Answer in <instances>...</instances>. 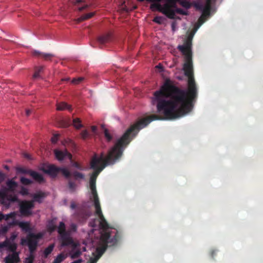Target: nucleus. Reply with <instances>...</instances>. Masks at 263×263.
I'll list each match as a JSON object with an SVG mask.
<instances>
[{"instance_id": "nucleus-1", "label": "nucleus", "mask_w": 263, "mask_h": 263, "mask_svg": "<svg viewBox=\"0 0 263 263\" xmlns=\"http://www.w3.org/2000/svg\"><path fill=\"white\" fill-rule=\"evenodd\" d=\"M155 102L156 103L159 115L153 114L141 119L136 123L131 125L108 152L106 157L105 156L103 152H102L100 157H98L96 154L92 157L90 161V166L94 170L92 175L96 181L100 173L107 165L114 164L121 158L125 147L141 128L146 126L152 121L164 120V84L160 87L159 90L155 91L153 103Z\"/></svg>"}, {"instance_id": "nucleus-2", "label": "nucleus", "mask_w": 263, "mask_h": 263, "mask_svg": "<svg viewBox=\"0 0 263 263\" xmlns=\"http://www.w3.org/2000/svg\"><path fill=\"white\" fill-rule=\"evenodd\" d=\"M99 227L101 229L100 239L102 245L98 247L96 249L97 256L95 257H91L90 258V262L91 263L97 262L99 258L105 252L107 247L116 245L119 240V234L117 230H115L114 232L111 231V228L108 222L106 228H103V227H101L100 222H99Z\"/></svg>"}, {"instance_id": "nucleus-3", "label": "nucleus", "mask_w": 263, "mask_h": 263, "mask_svg": "<svg viewBox=\"0 0 263 263\" xmlns=\"http://www.w3.org/2000/svg\"><path fill=\"white\" fill-rule=\"evenodd\" d=\"M89 186L91 191V194L93 198L94 205L96 208V214L99 218V220L95 219L90 221L89 222V226H91V227L96 228L98 226L97 222L99 221L100 226L104 228H104L105 229L107 226V222L101 210L99 198L96 189V181L92 175L90 177Z\"/></svg>"}, {"instance_id": "nucleus-4", "label": "nucleus", "mask_w": 263, "mask_h": 263, "mask_svg": "<svg viewBox=\"0 0 263 263\" xmlns=\"http://www.w3.org/2000/svg\"><path fill=\"white\" fill-rule=\"evenodd\" d=\"M43 237V234L39 233H30L28 234L27 239H22L21 243L24 245L25 243L27 242L30 253H33L37 247V243L39 240Z\"/></svg>"}, {"instance_id": "nucleus-5", "label": "nucleus", "mask_w": 263, "mask_h": 263, "mask_svg": "<svg viewBox=\"0 0 263 263\" xmlns=\"http://www.w3.org/2000/svg\"><path fill=\"white\" fill-rule=\"evenodd\" d=\"M161 2L162 0H151ZM178 0H167L166 3L164 5V14L169 18H174L176 15Z\"/></svg>"}, {"instance_id": "nucleus-6", "label": "nucleus", "mask_w": 263, "mask_h": 263, "mask_svg": "<svg viewBox=\"0 0 263 263\" xmlns=\"http://www.w3.org/2000/svg\"><path fill=\"white\" fill-rule=\"evenodd\" d=\"M57 229L58 232L60 235L61 245L63 246H69L70 242H71V239L67 236V230H66L65 222H60Z\"/></svg>"}, {"instance_id": "nucleus-7", "label": "nucleus", "mask_w": 263, "mask_h": 263, "mask_svg": "<svg viewBox=\"0 0 263 263\" xmlns=\"http://www.w3.org/2000/svg\"><path fill=\"white\" fill-rule=\"evenodd\" d=\"M34 207L33 201H24L20 203V211L25 216L32 215L31 210Z\"/></svg>"}, {"instance_id": "nucleus-8", "label": "nucleus", "mask_w": 263, "mask_h": 263, "mask_svg": "<svg viewBox=\"0 0 263 263\" xmlns=\"http://www.w3.org/2000/svg\"><path fill=\"white\" fill-rule=\"evenodd\" d=\"M17 171L22 173V174H29L34 179V180H36V181L39 182V183H42V182H44V178L43 175H41V174L39 173V172H35V171L24 168V167H18V168H17Z\"/></svg>"}, {"instance_id": "nucleus-9", "label": "nucleus", "mask_w": 263, "mask_h": 263, "mask_svg": "<svg viewBox=\"0 0 263 263\" xmlns=\"http://www.w3.org/2000/svg\"><path fill=\"white\" fill-rule=\"evenodd\" d=\"M7 247L9 251L12 252V253H17V245L15 242H11L8 239H5L3 242H0V248Z\"/></svg>"}, {"instance_id": "nucleus-10", "label": "nucleus", "mask_w": 263, "mask_h": 263, "mask_svg": "<svg viewBox=\"0 0 263 263\" xmlns=\"http://www.w3.org/2000/svg\"><path fill=\"white\" fill-rule=\"evenodd\" d=\"M9 226H18L25 232H30L31 231L29 222H20L18 220H13L9 224Z\"/></svg>"}, {"instance_id": "nucleus-11", "label": "nucleus", "mask_w": 263, "mask_h": 263, "mask_svg": "<svg viewBox=\"0 0 263 263\" xmlns=\"http://www.w3.org/2000/svg\"><path fill=\"white\" fill-rule=\"evenodd\" d=\"M43 171L51 177H55L59 173V167H57L54 164H50L46 168L43 169Z\"/></svg>"}, {"instance_id": "nucleus-12", "label": "nucleus", "mask_w": 263, "mask_h": 263, "mask_svg": "<svg viewBox=\"0 0 263 263\" xmlns=\"http://www.w3.org/2000/svg\"><path fill=\"white\" fill-rule=\"evenodd\" d=\"M4 261L5 263H17L20 262V258L18 253L8 254L5 257Z\"/></svg>"}, {"instance_id": "nucleus-13", "label": "nucleus", "mask_w": 263, "mask_h": 263, "mask_svg": "<svg viewBox=\"0 0 263 263\" xmlns=\"http://www.w3.org/2000/svg\"><path fill=\"white\" fill-rule=\"evenodd\" d=\"M54 155L58 160H63L66 157L69 159L72 158V155L67 151H62L59 150L54 151Z\"/></svg>"}, {"instance_id": "nucleus-14", "label": "nucleus", "mask_w": 263, "mask_h": 263, "mask_svg": "<svg viewBox=\"0 0 263 263\" xmlns=\"http://www.w3.org/2000/svg\"><path fill=\"white\" fill-rule=\"evenodd\" d=\"M112 40V35L111 33H105V34L101 35L99 36L98 39V41L100 44L104 45L107 43H109V42L111 41Z\"/></svg>"}, {"instance_id": "nucleus-15", "label": "nucleus", "mask_w": 263, "mask_h": 263, "mask_svg": "<svg viewBox=\"0 0 263 263\" xmlns=\"http://www.w3.org/2000/svg\"><path fill=\"white\" fill-rule=\"evenodd\" d=\"M78 230V226L76 223H71L69 226V228L67 230V236L71 239V242L69 243L70 245H73L74 241L72 237H71V234L72 232H77Z\"/></svg>"}, {"instance_id": "nucleus-16", "label": "nucleus", "mask_w": 263, "mask_h": 263, "mask_svg": "<svg viewBox=\"0 0 263 263\" xmlns=\"http://www.w3.org/2000/svg\"><path fill=\"white\" fill-rule=\"evenodd\" d=\"M91 212L89 211V210H81L79 213H78V218L80 221H85L89 217L91 216Z\"/></svg>"}, {"instance_id": "nucleus-17", "label": "nucleus", "mask_w": 263, "mask_h": 263, "mask_svg": "<svg viewBox=\"0 0 263 263\" xmlns=\"http://www.w3.org/2000/svg\"><path fill=\"white\" fill-rule=\"evenodd\" d=\"M33 54L34 56H41L46 60H51L52 57H54V54H52V53L40 52L38 50H34L33 52Z\"/></svg>"}, {"instance_id": "nucleus-18", "label": "nucleus", "mask_w": 263, "mask_h": 263, "mask_svg": "<svg viewBox=\"0 0 263 263\" xmlns=\"http://www.w3.org/2000/svg\"><path fill=\"white\" fill-rule=\"evenodd\" d=\"M211 1L212 0H206L205 5L203 6L202 12L205 18H206V16H208V15H210V11L211 9Z\"/></svg>"}, {"instance_id": "nucleus-19", "label": "nucleus", "mask_w": 263, "mask_h": 263, "mask_svg": "<svg viewBox=\"0 0 263 263\" xmlns=\"http://www.w3.org/2000/svg\"><path fill=\"white\" fill-rule=\"evenodd\" d=\"M6 186L8 191H14L17 186V183L16 181H13V180H8L6 181Z\"/></svg>"}, {"instance_id": "nucleus-20", "label": "nucleus", "mask_w": 263, "mask_h": 263, "mask_svg": "<svg viewBox=\"0 0 263 263\" xmlns=\"http://www.w3.org/2000/svg\"><path fill=\"white\" fill-rule=\"evenodd\" d=\"M57 110H64L68 109L69 111H71L72 108L68 104L62 102V103H58L57 105Z\"/></svg>"}, {"instance_id": "nucleus-21", "label": "nucleus", "mask_w": 263, "mask_h": 263, "mask_svg": "<svg viewBox=\"0 0 263 263\" xmlns=\"http://www.w3.org/2000/svg\"><path fill=\"white\" fill-rule=\"evenodd\" d=\"M95 12H88L86 14L82 15L79 18H78L77 21L78 23L80 22L84 21V20H88V18H91L95 15Z\"/></svg>"}, {"instance_id": "nucleus-22", "label": "nucleus", "mask_w": 263, "mask_h": 263, "mask_svg": "<svg viewBox=\"0 0 263 263\" xmlns=\"http://www.w3.org/2000/svg\"><path fill=\"white\" fill-rule=\"evenodd\" d=\"M156 2V3H153L151 5V9H154V8H155L158 11H159V12H162L164 14V6H162V5H161L160 2Z\"/></svg>"}, {"instance_id": "nucleus-23", "label": "nucleus", "mask_w": 263, "mask_h": 263, "mask_svg": "<svg viewBox=\"0 0 263 263\" xmlns=\"http://www.w3.org/2000/svg\"><path fill=\"white\" fill-rule=\"evenodd\" d=\"M54 247V245L52 243V245H49L44 250V257L46 258L53 250V248Z\"/></svg>"}, {"instance_id": "nucleus-24", "label": "nucleus", "mask_w": 263, "mask_h": 263, "mask_svg": "<svg viewBox=\"0 0 263 263\" xmlns=\"http://www.w3.org/2000/svg\"><path fill=\"white\" fill-rule=\"evenodd\" d=\"M45 194L44 192H38L34 194L33 196L34 198V201H37L38 202H41V200L43 198H44Z\"/></svg>"}, {"instance_id": "nucleus-25", "label": "nucleus", "mask_w": 263, "mask_h": 263, "mask_svg": "<svg viewBox=\"0 0 263 263\" xmlns=\"http://www.w3.org/2000/svg\"><path fill=\"white\" fill-rule=\"evenodd\" d=\"M47 230L50 232H54L57 227L54 223L53 220L49 221L47 226Z\"/></svg>"}, {"instance_id": "nucleus-26", "label": "nucleus", "mask_w": 263, "mask_h": 263, "mask_svg": "<svg viewBox=\"0 0 263 263\" xmlns=\"http://www.w3.org/2000/svg\"><path fill=\"white\" fill-rule=\"evenodd\" d=\"M71 175H72L75 180H79V179H84L85 178V175L83 173H81V172H77V171H74L72 172Z\"/></svg>"}, {"instance_id": "nucleus-27", "label": "nucleus", "mask_w": 263, "mask_h": 263, "mask_svg": "<svg viewBox=\"0 0 263 263\" xmlns=\"http://www.w3.org/2000/svg\"><path fill=\"white\" fill-rule=\"evenodd\" d=\"M60 172H61L66 178H69L71 175L69 171L67 170V168H65V167H59Z\"/></svg>"}, {"instance_id": "nucleus-28", "label": "nucleus", "mask_w": 263, "mask_h": 263, "mask_svg": "<svg viewBox=\"0 0 263 263\" xmlns=\"http://www.w3.org/2000/svg\"><path fill=\"white\" fill-rule=\"evenodd\" d=\"M73 125L76 128H80L83 127V124L80 118L73 119Z\"/></svg>"}, {"instance_id": "nucleus-29", "label": "nucleus", "mask_w": 263, "mask_h": 263, "mask_svg": "<svg viewBox=\"0 0 263 263\" xmlns=\"http://www.w3.org/2000/svg\"><path fill=\"white\" fill-rule=\"evenodd\" d=\"M7 199L10 202H15V201H18V197L16 195H8L7 196Z\"/></svg>"}, {"instance_id": "nucleus-30", "label": "nucleus", "mask_w": 263, "mask_h": 263, "mask_svg": "<svg viewBox=\"0 0 263 263\" xmlns=\"http://www.w3.org/2000/svg\"><path fill=\"white\" fill-rule=\"evenodd\" d=\"M64 258L65 257L63 254H59L53 260V263H61L64 260Z\"/></svg>"}, {"instance_id": "nucleus-31", "label": "nucleus", "mask_w": 263, "mask_h": 263, "mask_svg": "<svg viewBox=\"0 0 263 263\" xmlns=\"http://www.w3.org/2000/svg\"><path fill=\"white\" fill-rule=\"evenodd\" d=\"M20 181L23 184L28 185L31 184L32 183L31 180L29 179V178H24V177H22L20 179Z\"/></svg>"}, {"instance_id": "nucleus-32", "label": "nucleus", "mask_w": 263, "mask_h": 263, "mask_svg": "<svg viewBox=\"0 0 263 263\" xmlns=\"http://www.w3.org/2000/svg\"><path fill=\"white\" fill-rule=\"evenodd\" d=\"M16 216V212H12L10 213H9L8 214L4 215V219L5 220H8L9 218H15Z\"/></svg>"}, {"instance_id": "nucleus-33", "label": "nucleus", "mask_w": 263, "mask_h": 263, "mask_svg": "<svg viewBox=\"0 0 263 263\" xmlns=\"http://www.w3.org/2000/svg\"><path fill=\"white\" fill-rule=\"evenodd\" d=\"M68 186L69 189H70V190L71 191H75V190L77 187V184H76V183L73 182V181H71V180H70L68 181Z\"/></svg>"}, {"instance_id": "nucleus-34", "label": "nucleus", "mask_w": 263, "mask_h": 263, "mask_svg": "<svg viewBox=\"0 0 263 263\" xmlns=\"http://www.w3.org/2000/svg\"><path fill=\"white\" fill-rule=\"evenodd\" d=\"M34 258H35V257H34L33 254H31V253H30L29 256L26 258L25 262V263H33Z\"/></svg>"}, {"instance_id": "nucleus-35", "label": "nucleus", "mask_w": 263, "mask_h": 263, "mask_svg": "<svg viewBox=\"0 0 263 263\" xmlns=\"http://www.w3.org/2000/svg\"><path fill=\"white\" fill-rule=\"evenodd\" d=\"M43 67H40L39 68H36L33 75V78H39L40 73H41V72L42 71V70H43Z\"/></svg>"}, {"instance_id": "nucleus-36", "label": "nucleus", "mask_w": 263, "mask_h": 263, "mask_svg": "<svg viewBox=\"0 0 263 263\" xmlns=\"http://www.w3.org/2000/svg\"><path fill=\"white\" fill-rule=\"evenodd\" d=\"M81 254L82 252H81V251H80V250H77L76 251L72 253L71 257L72 259H74V258L79 257V256H81Z\"/></svg>"}, {"instance_id": "nucleus-37", "label": "nucleus", "mask_w": 263, "mask_h": 263, "mask_svg": "<svg viewBox=\"0 0 263 263\" xmlns=\"http://www.w3.org/2000/svg\"><path fill=\"white\" fill-rule=\"evenodd\" d=\"M180 5L185 8L186 9H189L191 7V5L188 1H186V0H182L180 2Z\"/></svg>"}, {"instance_id": "nucleus-38", "label": "nucleus", "mask_w": 263, "mask_h": 263, "mask_svg": "<svg viewBox=\"0 0 263 263\" xmlns=\"http://www.w3.org/2000/svg\"><path fill=\"white\" fill-rule=\"evenodd\" d=\"M163 17L162 16H155V17L154 18L153 21L155 23H158V24H162L163 21Z\"/></svg>"}, {"instance_id": "nucleus-39", "label": "nucleus", "mask_w": 263, "mask_h": 263, "mask_svg": "<svg viewBox=\"0 0 263 263\" xmlns=\"http://www.w3.org/2000/svg\"><path fill=\"white\" fill-rule=\"evenodd\" d=\"M84 79V78L83 77H79V78H77V79H73L71 81V82L73 83V84H80V82H81V81H82Z\"/></svg>"}, {"instance_id": "nucleus-40", "label": "nucleus", "mask_w": 263, "mask_h": 263, "mask_svg": "<svg viewBox=\"0 0 263 263\" xmlns=\"http://www.w3.org/2000/svg\"><path fill=\"white\" fill-rule=\"evenodd\" d=\"M104 134H105V138L107 139V140L108 141L111 140L112 136H111V134H109L108 129H105V130H104Z\"/></svg>"}, {"instance_id": "nucleus-41", "label": "nucleus", "mask_w": 263, "mask_h": 263, "mask_svg": "<svg viewBox=\"0 0 263 263\" xmlns=\"http://www.w3.org/2000/svg\"><path fill=\"white\" fill-rule=\"evenodd\" d=\"M178 13V14H181V15H187V12L185 11V10H183V9L181 8H178L177 7L175 9V13Z\"/></svg>"}, {"instance_id": "nucleus-42", "label": "nucleus", "mask_w": 263, "mask_h": 263, "mask_svg": "<svg viewBox=\"0 0 263 263\" xmlns=\"http://www.w3.org/2000/svg\"><path fill=\"white\" fill-rule=\"evenodd\" d=\"M72 165L74 167L77 168V169L80 170L81 171H83V170H84V167L81 165V164H79V163L78 162H73Z\"/></svg>"}, {"instance_id": "nucleus-43", "label": "nucleus", "mask_w": 263, "mask_h": 263, "mask_svg": "<svg viewBox=\"0 0 263 263\" xmlns=\"http://www.w3.org/2000/svg\"><path fill=\"white\" fill-rule=\"evenodd\" d=\"M88 136L89 133L87 130H83L81 132V137H82L83 139H86V138L88 137Z\"/></svg>"}, {"instance_id": "nucleus-44", "label": "nucleus", "mask_w": 263, "mask_h": 263, "mask_svg": "<svg viewBox=\"0 0 263 263\" xmlns=\"http://www.w3.org/2000/svg\"><path fill=\"white\" fill-rule=\"evenodd\" d=\"M205 19L203 15V13L202 12L201 15L198 18V23H199V25H201V24H202V23H204V22H205Z\"/></svg>"}, {"instance_id": "nucleus-45", "label": "nucleus", "mask_w": 263, "mask_h": 263, "mask_svg": "<svg viewBox=\"0 0 263 263\" xmlns=\"http://www.w3.org/2000/svg\"><path fill=\"white\" fill-rule=\"evenodd\" d=\"M6 178L5 174L3 173L2 172H0V183H2V182L5 180Z\"/></svg>"}, {"instance_id": "nucleus-46", "label": "nucleus", "mask_w": 263, "mask_h": 263, "mask_svg": "<svg viewBox=\"0 0 263 263\" xmlns=\"http://www.w3.org/2000/svg\"><path fill=\"white\" fill-rule=\"evenodd\" d=\"M203 6L202 4H200V3H197V4H195V7L196 9L201 10V11L203 12Z\"/></svg>"}, {"instance_id": "nucleus-47", "label": "nucleus", "mask_w": 263, "mask_h": 263, "mask_svg": "<svg viewBox=\"0 0 263 263\" xmlns=\"http://www.w3.org/2000/svg\"><path fill=\"white\" fill-rule=\"evenodd\" d=\"M58 140V135H54L51 138V141L53 143H55V142H57Z\"/></svg>"}, {"instance_id": "nucleus-48", "label": "nucleus", "mask_w": 263, "mask_h": 263, "mask_svg": "<svg viewBox=\"0 0 263 263\" xmlns=\"http://www.w3.org/2000/svg\"><path fill=\"white\" fill-rule=\"evenodd\" d=\"M84 2V0H73L72 3L74 4V5H77V4L81 3V2Z\"/></svg>"}, {"instance_id": "nucleus-49", "label": "nucleus", "mask_w": 263, "mask_h": 263, "mask_svg": "<svg viewBox=\"0 0 263 263\" xmlns=\"http://www.w3.org/2000/svg\"><path fill=\"white\" fill-rule=\"evenodd\" d=\"M88 5H85L83 6H81V7H79L78 8V10L80 11V12H81V11H83V10L87 9V8H88Z\"/></svg>"}, {"instance_id": "nucleus-50", "label": "nucleus", "mask_w": 263, "mask_h": 263, "mask_svg": "<svg viewBox=\"0 0 263 263\" xmlns=\"http://www.w3.org/2000/svg\"><path fill=\"white\" fill-rule=\"evenodd\" d=\"M16 237H17V235L12 234L10 236V239L11 240V241H14V240L15 239Z\"/></svg>"}, {"instance_id": "nucleus-51", "label": "nucleus", "mask_w": 263, "mask_h": 263, "mask_svg": "<svg viewBox=\"0 0 263 263\" xmlns=\"http://www.w3.org/2000/svg\"><path fill=\"white\" fill-rule=\"evenodd\" d=\"M28 193V191L27 190V189H22V193L23 195H27Z\"/></svg>"}, {"instance_id": "nucleus-52", "label": "nucleus", "mask_w": 263, "mask_h": 263, "mask_svg": "<svg viewBox=\"0 0 263 263\" xmlns=\"http://www.w3.org/2000/svg\"><path fill=\"white\" fill-rule=\"evenodd\" d=\"M82 261V259H78V260H74V261L71 262V263H81Z\"/></svg>"}, {"instance_id": "nucleus-53", "label": "nucleus", "mask_w": 263, "mask_h": 263, "mask_svg": "<svg viewBox=\"0 0 263 263\" xmlns=\"http://www.w3.org/2000/svg\"><path fill=\"white\" fill-rule=\"evenodd\" d=\"M7 231H8L7 227H3V228L1 230V232H3V233H5V232H6Z\"/></svg>"}, {"instance_id": "nucleus-54", "label": "nucleus", "mask_w": 263, "mask_h": 263, "mask_svg": "<svg viewBox=\"0 0 263 263\" xmlns=\"http://www.w3.org/2000/svg\"><path fill=\"white\" fill-rule=\"evenodd\" d=\"M31 113V110H30V109H27L26 110V115L28 116H29V115H30Z\"/></svg>"}, {"instance_id": "nucleus-55", "label": "nucleus", "mask_w": 263, "mask_h": 263, "mask_svg": "<svg viewBox=\"0 0 263 263\" xmlns=\"http://www.w3.org/2000/svg\"><path fill=\"white\" fill-rule=\"evenodd\" d=\"M70 207L71 209H75V208L76 207V205L75 203H74V202H72V203H71L70 204Z\"/></svg>"}, {"instance_id": "nucleus-56", "label": "nucleus", "mask_w": 263, "mask_h": 263, "mask_svg": "<svg viewBox=\"0 0 263 263\" xmlns=\"http://www.w3.org/2000/svg\"><path fill=\"white\" fill-rule=\"evenodd\" d=\"M5 217V215L3 214V213H0V221L1 220L4 219Z\"/></svg>"}, {"instance_id": "nucleus-57", "label": "nucleus", "mask_w": 263, "mask_h": 263, "mask_svg": "<svg viewBox=\"0 0 263 263\" xmlns=\"http://www.w3.org/2000/svg\"><path fill=\"white\" fill-rule=\"evenodd\" d=\"M91 129L93 132H95L97 130V126H93L91 127Z\"/></svg>"}, {"instance_id": "nucleus-58", "label": "nucleus", "mask_w": 263, "mask_h": 263, "mask_svg": "<svg viewBox=\"0 0 263 263\" xmlns=\"http://www.w3.org/2000/svg\"><path fill=\"white\" fill-rule=\"evenodd\" d=\"M216 254V252L215 251H212L211 253V256L212 257H214V255H215Z\"/></svg>"}, {"instance_id": "nucleus-59", "label": "nucleus", "mask_w": 263, "mask_h": 263, "mask_svg": "<svg viewBox=\"0 0 263 263\" xmlns=\"http://www.w3.org/2000/svg\"><path fill=\"white\" fill-rule=\"evenodd\" d=\"M25 157H27L28 158H29V156L28 155H26Z\"/></svg>"}, {"instance_id": "nucleus-60", "label": "nucleus", "mask_w": 263, "mask_h": 263, "mask_svg": "<svg viewBox=\"0 0 263 263\" xmlns=\"http://www.w3.org/2000/svg\"><path fill=\"white\" fill-rule=\"evenodd\" d=\"M5 168L6 169H9V167H8V166H5Z\"/></svg>"}, {"instance_id": "nucleus-61", "label": "nucleus", "mask_w": 263, "mask_h": 263, "mask_svg": "<svg viewBox=\"0 0 263 263\" xmlns=\"http://www.w3.org/2000/svg\"><path fill=\"white\" fill-rule=\"evenodd\" d=\"M68 80H69V79H65V81H68Z\"/></svg>"}, {"instance_id": "nucleus-62", "label": "nucleus", "mask_w": 263, "mask_h": 263, "mask_svg": "<svg viewBox=\"0 0 263 263\" xmlns=\"http://www.w3.org/2000/svg\"><path fill=\"white\" fill-rule=\"evenodd\" d=\"M1 196H2V192H0V197H1Z\"/></svg>"}, {"instance_id": "nucleus-63", "label": "nucleus", "mask_w": 263, "mask_h": 263, "mask_svg": "<svg viewBox=\"0 0 263 263\" xmlns=\"http://www.w3.org/2000/svg\"><path fill=\"white\" fill-rule=\"evenodd\" d=\"M180 1H182V0H177V1L179 2V3H180Z\"/></svg>"}, {"instance_id": "nucleus-64", "label": "nucleus", "mask_w": 263, "mask_h": 263, "mask_svg": "<svg viewBox=\"0 0 263 263\" xmlns=\"http://www.w3.org/2000/svg\"><path fill=\"white\" fill-rule=\"evenodd\" d=\"M68 125H65L64 127L67 126Z\"/></svg>"}]
</instances>
